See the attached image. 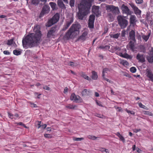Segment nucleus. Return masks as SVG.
I'll list each match as a JSON object with an SVG mask.
<instances>
[{
	"mask_svg": "<svg viewBox=\"0 0 153 153\" xmlns=\"http://www.w3.org/2000/svg\"><path fill=\"white\" fill-rule=\"evenodd\" d=\"M7 114L8 116L11 119H14V115L9 112H8Z\"/></svg>",
	"mask_w": 153,
	"mask_h": 153,
	"instance_id": "obj_45",
	"label": "nucleus"
},
{
	"mask_svg": "<svg viewBox=\"0 0 153 153\" xmlns=\"http://www.w3.org/2000/svg\"><path fill=\"white\" fill-rule=\"evenodd\" d=\"M81 75L84 79L87 80H89L90 79L89 77L87 76L85 73L83 72H82L81 73Z\"/></svg>",
	"mask_w": 153,
	"mask_h": 153,
	"instance_id": "obj_34",
	"label": "nucleus"
},
{
	"mask_svg": "<svg viewBox=\"0 0 153 153\" xmlns=\"http://www.w3.org/2000/svg\"><path fill=\"white\" fill-rule=\"evenodd\" d=\"M146 74V76L149 78L148 80L153 82V73L152 71L150 70L147 69Z\"/></svg>",
	"mask_w": 153,
	"mask_h": 153,
	"instance_id": "obj_16",
	"label": "nucleus"
},
{
	"mask_svg": "<svg viewBox=\"0 0 153 153\" xmlns=\"http://www.w3.org/2000/svg\"><path fill=\"white\" fill-rule=\"evenodd\" d=\"M7 45H12L14 47L16 46V45L15 42H13V39H11L10 40H8L7 43Z\"/></svg>",
	"mask_w": 153,
	"mask_h": 153,
	"instance_id": "obj_25",
	"label": "nucleus"
},
{
	"mask_svg": "<svg viewBox=\"0 0 153 153\" xmlns=\"http://www.w3.org/2000/svg\"><path fill=\"white\" fill-rule=\"evenodd\" d=\"M121 9L122 13L126 14L127 15H131L132 13V11L130 10L128 7L124 4L122 5Z\"/></svg>",
	"mask_w": 153,
	"mask_h": 153,
	"instance_id": "obj_10",
	"label": "nucleus"
},
{
	"mask_svg": "<svg viewBox=\"0 0 153 153\" xmlns=\"http://www.w3.org/2000/svg\"><path fill=\"white\" fill-rule=\"evenodd\" d=\"M33 30L34 33L28 34L23 39L22 42L24 48H31L39 43L42 36L40 26L39 25L34 26Z\"/></svg>",
	"mask_w": 153,
	"mask_h": 153,
	"instance_id": "obj_1",
	"label": "nucleus"
},
{
	"mask_svg": "<svg viewBox=\"0 0 153 153\" xmlns=\"http://www.w3.org/2000/svg\"><path fill=\"white\" fill-rule=\"evenodd\" d=\"M94 0H82L78 5L79 11L77 16L79 19L82 20L90 12L92 3Z\"/></svg>",
	"mask_w": 153,
	"mask_h": 153,
	"instance_id": "obj_2",
	"label": "nucleus"
},
{
	"mask_svg": "<svg viewBox=\"0 0 153 153\" xmlns=\"http://www.w3.org/2000/svg\"><path fill=\"white\" fill-rule=\"evenodd\" d=\"M106 10L107 12H110L113 14H118L120 13L119 8L112 5H105Z\"/></svg>",
	"mask_w": 153,
	"mask_h": 153,
	"instance_id": "obj_6",
	"label": "nucleus"
},
{
	"mask_svg": "<svg viewBox=\"0 0 153 153\" xmlns=\"http://www.w3.org/2000/svg\"><path fill=\"white\" fill-rule=\"evenodd\" d=\"M150 36V34L149 33L148 35H146V36L143 35L142 36V38L146 41H147L148 40Z\"/></svg>",
	"mask_w": 153,
	"mask_h": 153,
	"instance_id": "obj_35",
	"label": "nucleus"
},
{
	"mask_svg": "<svg viewBox=\"0 0 153 153\" xmlns=\"http://www.w3.org/2000/svg\"><path fill=\"white\" fill-rule=\"evenodd\" d=\"M97 105H99V106H102V104L101 103V102H97Z\"/></svg>",
	"mask_w": 153,
	"mask_h": 153,
	"instance_id": "obj_63",
	"label": "nucleus"
},
{
	"mask_svg": "<svg viewBox=\"0 0 153 153\" xmlns=\"http://www.w3.org/2000/svg\"><path fill=\"white\" fill-rule=\"evenodd\" d=\"M80 28L81 26L79 24L72 25L65 34L64 38L67 40L73 39L79 33Z\"/></svg>",
	"mask_w": 153,
	"mask_h": 153,
	"instance_id": "obj_3",
	"label": "nucleus"
},
{
	"mask_svg": "<svg viewBox=\"0 0 153 153\" xmlns=\"http://www.w3.org/2000/svg\"><path fill=\"white\" fill-rule=\"evenodd\" d=\"M73 22V21L72 20H71L70 22H67L64 25L62 30L63 31H64L67 29Z\"/></svg>",
	"mask_w": 153,
	"mask_h": 153,
	"instance_id": "obj_22",
	"label": "nucleus"
},
{
	"mask_svg": "<svg viewBox=\"0 0 153 153\" xmlns=\"http://www.w3.org/2000/svg\"><path fill=\"white\" fill-rule=\"evenodd\" d=\"M91 78L94 80H97L98 78V75L96 72L94 71H92Z\"/></svg>",
	"mask_w": 153,
	"mask_h": 153,
	"instance_id": "obj_24",
	"label": "nucleus"
},
{
	"mask_svg": "<svg viewBox=\"0 0 153 153\" xmlns=\"http://www.w3.org/2000/svg\"><path fill=\"white\" fill-rule=\"evenodd\" d=\"M32 3L33 5H36L39 3V0H32Z\"/></svg>",
	"mask_w": 153,
	"mask_h": 153,
	"instance_id": "obj_38",
	"label": "nucleus"
},
{
	"mask_svg": "<svg viewBox=\"0 0 153 153\" xmlns=\"http://www.w3.org/2000/svg\"><path fill=\"white\" fill-rule=\"evenodd\" d=\"M109 71V70L108 68H105L103 69L102 71V76H105V73H107L108 71Z\"/></svg>",
	"mask_w": 153,
	"mask_h": 153,
	"instance_id": "obj_37",
	"label": "nucleus"
},
{
	"mask_svg": "<svg viewBox=\"0 0 153 153\" xmlns=\"http://www.w3.org/2000/svg\"><path fill=\"white\" fill-rule=\"evenodd\" d=\"M84 138H77V137H74L73 138V140H74L75 141H81V140H83Z\"/></svg>",
	"mask_w": 153,
	"mask_h": 153,
	"instance_id": "obj_41",
	"label": "nucleus"
},
{
	"mask_svg": "<svg viewBox=\"0 0 153 153\" xmlns=\"http://www.w3.org/2000/svg\"><path fill=\"white\" fill-rule=\"evenodd\" d=\"M112 49L114 51L116 54L121 57L126 58L130 57V55L126 53V50L125 48L121 50L120 47L116 46L113 47Z\"/></svg>",
	"mask_w": 153,
	"mask_h": 153,
	"instance_id": "obj_4",
	"label": "nucleus"
},
{
	"mask_svg": "<svg viewBox=\"0 0 153 153\" xmlns=\"http://www.w3.org/2000/svg\"><path fill=\"white\" fill-rule=\"evenodd\" d=\"M144 114H145L149 116H153V114H152L151 112L149 111H144Z\"/></svg>",
	"mask_w": 153,
	"mask_h": 153,
	"instance_id": "obj_40",
	"label": "nucleus"
},
{
	"mask_svg": "<svg viewBox=\"0 0 153 153\" xmlns=\"http://www.w3.org/2000/svg\"><path fill=\"white\" fill-rule=\"evenodd\" d=\"M137 152L138 153H141L142 152V150H140V149L138 148H136V149Z\"/></svg>",
	"mask_w": 153,
	"mask_h": 153,
	"instance_id": "obj_56",
	"label": "nucleus"
},
{
	"mask_svg": "<svg viewBox=\"0 0 153 153\" xmlns=\"http://www.w3.org/2000/svg\"><path fill=\"white\" fill-rule=\"evenodd\" d=\"M125 111L128 113V114H131L134 115L135 113L132 111L128 110L127 109H126Z\"/></svg>",
	"mask_w": 153,
	"mask_h": 153,
	"instance_id": "obj_47",
	"label": "nucleus"
},
{
	"mask_svg": "<svg viewBox=\"0 0 153 153\" xmlns=\"http://www.w3.org/2000/svg\"><path fill=\"white\" fill-rule=\"evenodd\" d=\"M50 10L49 6L47 5H44L42 8V11L39 14V17H43L45 15L48 14Z\"/></svg>",
	"mask_w": 153,
	"mask_h": 153,
	"instance_id": "obj_8",
	"label": "nucleus"
},
{
	"mask_svg": "<svg viewBox=\"0 0 153 153\" xmlns=\"http://www.w3.org/2000/svg\"><path fill=\"white\" fill-rule=\"evenodd\" d=\"M118 24L122 28H124L127 25L128 21L125 19L124 16L119 15L117 18Z\"/></svg>",
	"mask_w": 153,
	"mask_h": 153,
	"instance_id": "obj_5",
	"label": "nucleus"
},
{
	"mask_svg": "<svg viewBox=\"0 0 153 153\" xmlns=\"http://www.w3.org/2000/svg\"><path fill=\"white\" fill-rule=\"evenodd\" d=\"M141 130L140 129H134V132L137 133L139 131H140Z\"/></svg>",
	"mask_w": 153,
	"mask_h": 153,
	"instance_id": "obj_59",
	"label": "nucleus"
},
{
	"mask_svg": "<svg viewBox=\"0 0 153 153\" xmlns=\"http://www.w3.org/2000/svg\"><path fill=\"white\" fill-rule=\"evenodd\" d=\"M95 19V16L94 15H91L89 17L88 21V27L92 29L94 27V23Z\"/></svg>",
	"mask_w": 153,
	"mask_h": 153,
	"instance_id": "obj_12",
	"label": "nucleus"
},
{
	"mask_svg": "<svg viewBox=\"0 0 153 153\" xmlns=\"http://www.w3.org/2000/svg\"><path fill=\"white\" fill-rule=\"evenodd\" d=\"M104 79L105 80H106V81H107L108 82L110 83H112L113 82V81L110 80L109 79H108L106 78L105 77V76H102Z\"/></svg>",
	"mask_w": 153,
	"mask_h": 153,
	"instance_id": "obj_48",
	"label": "nucleus"
},
{
	"mask_svg": "<svg viewBox=\"0 0 153 153\" xmlns=\"http://www.w3.org/2000/svg\"><path fill=\"white\" fill-rule=\"evenodd\" d=\"M120 35V33H118L114 34H112L110 35V36L111 38L115 39H117Z\"/></svg>",
	"mask_w": 153,
	"mask_h": 153,
	"instance_id": "obj_31",
	"label": "nucleus"
},
{
	"mask_svg": "<svg viewBox=\"0 0 153 153\" xmlns=\"http://www.w3.org/2000/svg\"><path fill=\"white\" fill-rule=\"evenodd\" d=\"M38 128H39L40 127H41V121H38Z\"/></svg>",
	"mask_w": 153,
	"mask_h": 153,
	"instance_id": "obj_58",
	"label": "nucleus"
},
{
	"mask_svg": "<svg viewBox=\"0 0 153 153\" xmlns=\"http://www.w3.org/2000/svg\"><path fill=\"white\" fill-rule=\"evenodd\" d=\"M30 105H31V106L33 107H37V105L33 103L32 102H30Z\"/></svg>",
	"mask_w": 153,
	"mask_h": 153,
	"instance_id": "obj_53",
	"label": "nucleus"
},
{
	"mask_svg": "<svg viewBox=\"0 0 153 153\" xmlns=\"http://www.w3.org/2000/svg\"><path fill=\"white\" fill-rule=\"evenodd\" d=\"M136 145H135L133 146L132 147V149L133 151H134L135 150Z\"/></svg>",
	"mask_w": 153,
	"mask_h": 153,
	"instance_id": "obj_64",
	"label": "nucleus"
},
{
	"mask_svg": "<svg viewBox=\"0 0 153 153\" xmlns=\"http://www.w3.org/2000/svg\"><path fill=\"white\" fill-rule=\"evenodd\" d=\"M19 117V115L17 114H16L14 115V119L15 120L16 119Z\"/></svg>",
	"mask_w": 153,
	"mask_h": 153,
	"instance_id": "obj_57",
	"label": "nucleus"
},
{
	"mask_svg": "<svg viewBox=\"0 0 153 153\" xmlns=\"http://www.w3.org/2000/svg\"><path fill=\"white\" fill-rule=\"evenodd\" d=\"M120 63L125 66H127L129 65V63L127 61L122 59H120Z\"/></svg>",
	"mask_w": 153,
	"mask_h": 153,
	"instance_id": "obj_30",
	"label": "nucleus"
},
{
	"mask_svg": "<svg viewBox=\"0 0 153 153\" xmlns=\"http://www.w3.org/2000/svg\"><path fill=\"white\" fill-rule=\"evenodd\" d=\"M129 36L131 40L133 41H135V32L134 30H132L129 33Z\"/></svg>",
	"mask_w": 153,
	"mask_h": 153,
	"instance_id": "obj_21",
	"label": "nucleus"
},
{
	"mask_svg": "<svg viewBox=\"0 0 153 153\" xmlns=\"http://www.w3.org/2000/svg\"><path fill=\"white\" fill-rule=\"evenodd\" d=\"M130 71L132 73H134L136 72V69L135 67H132L130 68Z\"/></svg>",
	"mask_w": 153,
	"mask_h": 153,
	"instance_id": "obj_44",
	"label": "nucleus"
},
{
	"mask_svg": "<svg viewBox=\"0 0 153 153\" xmlns=\"http://www.w3.org/2000/svg\"><path fill=\"white\" fill-rule=\"evenodd\" d=\"M51 8L53 10L56 9V4L54 2H50L49 3Z\"/></svg>",
	"mask_w": 153,
	"mask_h": 153,
	"instance_id": "obj_33",
	"label": "nucleus"
},
{
	"mask_svg": "<svg viewBox=\"0 0 153 153\" xmlns=\"http://www.w3.org/2000/svg\"><path fill=\"white\" fill-rule=\"evenodd\" d=\"M125 34H126L125 30H122L121 32V36L123 37H124L125 36Z\"/></svg>",
	"mask_w": 153,
	"mask_h": 153,
	"instance_id": "obj_51",
	"label": "nucleus"
},
{
	"mask_svg": "<svg viewBox=\"0 0 153 153\" xmlns=\"http://www.w3.org/2000/svg\"><path fill=\"white\" fill-rule=\"evenodd\" d=\"M115 134L119 137L120 140H121L124 143H125V139L124 137L120 134L119 132H117Z\"/></svg>",
	"mask_w": 153,
	"mask_h": 153,
	"instance_id": "obj_27",
	"label": "nucleus"
},
{
	"mask_svg": "<svg viewBox=\"0 0 153 153\" xmlns=\"http://www.w3.org/2000/svg\"><path fill=\"white\" fill-rule=\"evenodd\" d=\"M100 7L98 6L94 5L92 6V11L97 16H99L101 13V12L99 11Z\"/></svg>",
	"mask_w": 153,
	"mask_h": 153,
	"instance_id": "obj_15",
	"label": "nucleus"
},
{
	"mask_svg": "<svg viewBox=\"0 0 153 153\" xmlns=\"http://www.w3.org/2000/svg\"><path fill=\"white\" fill-rule=\"evenodd\" d=\"M91 92V91L89 89H84L82 91V95L84 96L86 95H89Z\"/></svg>",
	"mask_w": 153,
	"mask_h": 153,
	"instance_id": "obj_23",
	"label": "nucleus"
},
{
	"mask_svg": "<svg viewBox=\"0 0 153 153\" xmlns=\"http://www.w3.org/2000/svg\"><path fill=\"white\" fill-rule=\"evenodd\" d=\"M130 23L131 24L134 26L136 25V22H137L136 17L135 16L131 15L130 18Z\"/></svg>",
	"mask_w": 153,
	"mask_h": 153,
	"instance_id": "obj_18",
	"label": "nucleus"
},
{
	"mask_svg": "<svg viewBox=\"0 0 153 153\" xmlns=\"http://www.w3.org/2000/svg\"><path fill=\"white\" fill-rule=\"evenodd\" d=\"M59 18V14L58 13L55 14L52 18L48 21L46 26L49 27L56 23L58 21Z\"/></svg>",
	"mask_w": 153,
	"mask_h": 153,
	"instance_id": "obj_7",
	"label": "nucleus"
},
{
	"mask_svg": "<svg viewBox=\"0 0 153 153\" xmlns=\"http://www.w3.org/2000/svg\"><path fill=\"white\" fill-rule=\"evenodd\" d=\"M57 4L61 8L65 7V5L62 0H57Z\"/></svg>",
	"mask_w": 153,
	"mask_h": 153,
	"instance_id": "obj_28",
	"label": "nucleus"
},
{
	"mask_svg": "<svg viewBox=\"0 0 153 153\" xmlns=\"http://www.w3.org/2000/svg\"><path fill=\"white\" fill-rule=\"evenodd\" d=\"M15 124L18 125H19L20 126H24V124L21 122H20L19 123H16Z\"/></svg>",
	"mask_w": 153,
	"mask_h": 153,
	"instance_id": "obj_54",
	"label": "nucleus"
},
{
	"mask_svg": "<svg viewBox=\"0 0 153 153\" xmlns=\"http://www.w3.org/2000/svg\"><path fill=\"white\" fill-rule=\"evenodd\" d=\"M65 107L68 108L73 109H76L77 107V105H74L71 104H69L67 105Z\"/></svg>",
	"mask_w": 153,
	"mask_h": 153,
	"instance_id": "obj_26",
	"label": "nucleus"
},
{
	"mask_svg": "<svg viewBox=\"0 0 153 153\" xmlns=\"http://www.w3.org/2000/svg\"><path fill=\"white\" fill-rule=\"evenodd\" d=\"M88 138L90 139H91L93 140H96L97 138L98 137H96L95 136H92V135H88Z\"/></svg>",
	"mask_w": 153,
	"mask_h": 153,
	"instance_id": "obj_43",
	"label": "nucleus"
},
{
	"mask_svg": "<svg viewBox=\"0 0 153 153\" xmlns=\"http://www.w3.org/2000/svg\"><path fill=\"white\" fill-rule=\"evenodd\" d=\"M43 88L47 90H49L50 89V88L48 87L47 86H45L43 87Z\"/></svg>",
	"mask_w": 153,
	"mask_h": 153,
	"instance_id": "obj_55",
	"label": "nucleus"
},
{
	"mask_svg": "<svg viewBox=\"0 0 153 153\" xmlns=\"http://www.w3.org/2000/svg\"><path fill=\"white\" fill-rule=\"evenodd\" d=\"M148 62L150 63L153 62V48H151V51L149 56L147 57Z\"/></svg>",
	"mask_w": 153,
	"mask_h": 153,
	"instance_id": "obj_17",
	"label": "nucleus"
},
{
	"mask_svg": "<svg viewBox=\"0 0 153 153\" xmlns=\"http://www.w3.org/2000/svg\"><path fill=\"white\" fill-rule=\"evenodd\" d=\"M129 5L133 9L136 15H140L141 14V11L134 4L131 3L129 4Z\"/></svg>",
	"mask_w": 153,
	"mask_h": 153,
	"instance_id": "obj_14",
	"label": "nucleus"
},
{
	"mask_svg": "<svg viewBox=\"0 0 153 153\" xmlns=\"http://www.w3.org/2000/svg\"><path fill=\"white\" fill-rule=\"evenodd\" d=\"M89 31L88 30L85 28L84 30V32L82 33V35L79 36L78 38V40H80L82 41L85 40L89 38L88 36Z\"/></svg>",
	"mask_w": 153,
	"mask_h": 153,
	"instance_id": "obj_9",
	"label": "nucleus"
},
{
	"mask_svg": "<svg viewBox=\"0 0 153 153\" xmlns=\"http://www.w3.org/2000/svg\"><path fill=\"white\" fill-rule=\"evenodd\" d=\"M71 100L78 103L81 102L82 101V99L79 96H77L74 94H71Z\"/></svg>",
	"mask_w": 153,
	"mask_h": 153,
	"instance_id": "obj_13",
	"label": "nucleus"
},
{
	"mask_svg": "<svg viewBox=\"0 0 153 153\" xmlns=\"http://www.w3.org/2000/svg\"><path fill=\"white\" fill-rule=\"evenodd\" d=\"M58 30V29L56 26L51 27L50 30L48 32L47 35V37L49 38L53 36L54 33L57 31Z\"/></svg>",
	"mask_w": 153,
	"mask_h": 153,
	"instance_id": "obj_11",
	"label": "nucleus"
},
{
	"mask_svg": "<svg viewBox=\"0 0 153 153\" xmlns=\"http://www.w3.org/2000/svg\"><path fill=\"white\" fill-rule=\"evenodd\" d=\"M143 2V0H136V3L138 4H141Z\"/></svg>",
	"mask_w": 153,
	"mask_h": 153,
	"instance_id": "obj_52",
	"label": "nucleus"
},
{
	"mask_svg": "<svg viewBox=\"0 0 153 153\" xmlns=\"http://www.w3.org/2000/svg\"><path fill=\"white\" fill-rule=\"evenodd\" d=\"M44 136L46 138H51L52 137V136L51 135L47 134H44Z\"/></svg>",
	"mask_w": 153,
	"mask_h": 153,
	"instance_id": "obj_49",
	"label": "nucleus"
},
{
	"mask_svg": "<svg viewBox=\"0 0 153 153\" xmlns=\"http://www.w3.org/2000/svg\"><path fill=\"white\" fill-rule=\"evenodd\" d=\"M46 126L47 125L46 124H44L41 125V128H42L44 129L46 127Z\"/></svg>",
	"mask_w": 153,
	"mask_h": 153,
	"instance_id": "obj_60",
	"label": "nucleus"
},
{
	"mask_svg": "<svg viewBox=\"0 0 153 153\" xmlns=\"http://www.w3.org/2000/svg\"><path fill=\"white\" fill-rule=\"evenodd\" d=\"M68 90V88L67 87H66L65 88L64 90V93H66L67 92Z\"/></svg>",
	"mask_w": 153,
	"mask_h": 153,
	"instance_id": "obj_61",
	"label": "nucleus"
},
{
	"mask_svg": "<svg viewBox=\"0 0 153 153\" xmlns=\"http://www.w3.org/2000/svg\"><path fill=\"white\" fill-rule=\"evenodd\" d=\"M115 14H113L110 12H107V17L110 21H113L114 19Z\"/></svg>",
	"mask_w": 153,
	"mask_h": 153,
	"instance_id": "obj_20",
	"label": "nucleus"
},
{
	"mask_svg": "<svg viewBox=\"0 0 153 153\" xmlns=\"http://www.w3.org/2000/svg\"><path fill=\"white\" fill-rule=\"evenodd\" d=\"M3 53L4 54L6 55H10V52L8 51H4Z\"/></svg>",
	"mask_w": 153,
	"mask_h": 153,
	"instance_id": "obj_50",
	"label": "nucleus"
},
{
	"mask_svg": "<svg viewBox=\"0 0 153 153\" xmlns=\"http://www.w3.org/2000/svg\"><path fill=\"white\" fill-rule=\"evenodd\" d=\"M136 58L140 62L143 63L145 61V57L143 54H141L140 53L137 54Z\"/></svg>",
	"mask_w": 153,
	"mask_h": 153,
	"instance_id": "obj_19",
	"label": "nucleus"
},
{
	"mask_svg": "<svg viewBox=\"0 0 153 153\" xmlns=\"http://www.w3.org/2000/svg\"><path fill=\"white\" fill-rule=\"evenodd\" d=\"M135 41H133L132 40H131L128 44V45L130 49L133 50L134 48V42Z\"/></svg>",
	"mask_w": 153,
	"mask_h": 153,
	"instance_id": "obj_29",
	"label": "nucleus"
},
{
	"mask_svg": "<svg viewBox=\"0 0 153 153\" xmlns=\"http://www.w3.org/2000/svg\"><path fill=\"white\" fill-rule=\"evenodd\" d=\"M139 106V107L145 109L146 110L148 109V108H147L145 105H143L141 103L139 102L138 104Z\"/></svg>",
	"mask_w": 153,
	"mask_h": 153,
	"instance_id": "obj_39",
	"label": "nucleus"
},
{
	"mask_svg": "<svg viewBox=\"0 0 153 153\" xmlns=\"http://www.w3.org/2000/svg\"><path fill=\"white\" fill-rule=\"evenodd\" d=\"M69 3L71 7H74L75 4V0H70Z\"/></svg>",
	"mask_w": 153,
	"mask_h": 153,
	"instance_id": "obj_42",
	"label": "nucleus"
},
{
	"mask_svg": "<svg viewBox=\"0 0 153 153\" xmlns=\"http://www.w3.org/2000/svg\"><path fill=\"white\" fill-rule=\"evenodd\" d=\"M68 65L72 66H76L77 65V64L72 62H70L68 63Z\"/></svg>",
	"mask_w": 153,
	"mask_h": 153,
	"instance_id": "obj_46",
	"label": "nucleus"
},
{
	"mask_svg": "<svg viewBox=\"0 0 153 153\" xmlns=\"http://www.w3.org/2000/svg\"><path fill=\"white\" fill-rule=\"evenodd\" d=\"M99 48L102 49H107L109 48V46L108 45H102L99 47Z\"/></svg>",
	"mask_w": 153,
	"mask_h": 153,
	"instance_id": "obj_36",
	"label": "nucleus"
},
{
	"mask_svg": "<svg viewBox=\"0 0 153 153\" xmlns=\"http://www.w3.org/2000/svg\"><path fill=\"white\" fill-rule=\"evenodd\" d=\"M105 149L103 148H100L99 149V150L102 152H104Z\"/></svg>",
	"mask_w": 153,
	"mask_h": 153,
	"instance_id": "obj_62",
	"label": "nucleus"
},
{
	"mask_svg": "<svg viewBox=\"0 0 153 153\" xmlns=\"http://www.w3.org/2000/svg\"><path fill=\"white\" fill-rule=\"evenodd\" d=\"M13 53L15 55L18 56L21 54V52L19 51L15 50L13 51Z\"/></svg>",
	"mask_w": 153,
	"mask_h": 153,
	"instance_id": "obj_32",
	"label": "nucleus"
}]
</instances>
